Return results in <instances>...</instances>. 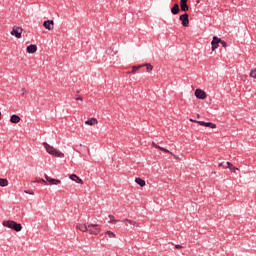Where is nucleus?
<instances>
[{
  "instance_id": "obj_31",
  "label": "nucleus",
  "mask_w": 256,
  "mask_h": 256,
  "mask_svg": "<svg viewBox=\"0 0 256 256\" xmlns=\"http://www.w3.org/2000/svg\"><path fill=\"white\" fill-rule=\"evenodd\" d=\"M24 193H27L28 195H35V192L29 190H25Z\"/></svg>"
},
{
  "instance_id": "obj_16",
  "label": "nucleus",
  "mask_w": 256,
  "mask_h": 256,
  "mask_svg": "<svg viewBox=\"0 0 256 256\" xmlns=\"http://www.w3.org/2000/svg\"><path fill=\"white\" fill-rule=\"evenodd\" d=\"M27 53L33 54L37 53V45L31 44L26 48Z\"/></svg>"
},
{
  "instance_id": "obj_4",
  "label": "nucleus",
  "mask_w": 256,
  "mask_h": 256,
  "mask_svg": "<svg viewBox=\"0 0 256 256\" xmlns=\"http://www.w3.org/2000/svg\"><path fill=\"white\" fill-rule=\"evenodd\" d=\"M10 34L16 37V39H21V35L23 34V28L19 26H14Z\"/></svg>"
},
{
  "instance_id": "obj_3",
  "label": "nucleus",
  "mask_w": 256,
  "mask_h": 256,
  "mask_svg": "<svg viewBox=\"0 0 256 256\" xmlns=\"http://www.w3.org/2000/svg\"><path fill=\"white\" fill-rule=\"evenodd\" d=\"M88 233L90 235H99V233H101V228H99V224H88Z\"/></svg>"
},
{
  "instance_id": "obj_10",
  "label": "nucleus",
  "mask_w": 256,
  "mask_h": 256,
  "mask_svg": "<svg viewBox=\"0 0 256 256\" xmlns=\"http://www.w3.org/2000/svg\"><path fill=\"white\" fill-rule=\"evenodd\" d=\"M152 147H154L155 149H160V151H163L164 153H169L170 155H172L174 157V159H177V156H175L173 154V152L167 150L166 148H163V147L157 145L155 142H152Z\"/></svg>"
},
{
  "instance_id": "obj_17",
  "label": "nucleus",
  "mask_w": 256,
  "mask_h": 256,
  "mask_svg": "<svg viewBox=\"0 0 256 256\" xmlns=\"http://www.w3.org/2000/svg\"><path fill=\"white\" fill-rule=\"evenodd\" d=\"M21 122V117H19L18 115L16 114H13L11 117H10V123H20Z\"/></svg>"
},
{
  "instance_id": "obj_7",
  "label": "nucleus",
  "mask_w": 256,
  "mask_h": 256,
  "mask_svg": "<svg viewBox=\"0 0 256 256\" xmlns=\"http://www.w3.org/2000/svg\"><path fill=\"white\" fill-rule=\"evenodd\" d=\"M179 19L182 21L183 27H189V14H182Z\"/></svg>"
},
{
  "instance_id": "obj_23",
  "label": "nucleus",
  "mask_w": 256,
  "mask_h": 256,
  "mask_svg": "<svg viewBox=\"0 0 256 256\" xmlns=\"http://www.w3.org/2000/svg\"><path fill=\"white\" fill-rule=\"evenodd\" d=\"M229 170H230L232 173H236L237 171H239V168L235 167L233 164L230 163V165H229Z\"/></svg>"
},
{
  "instance_id": "obj_34",
  "label": "nucleus",
  "mask_w": 256,
  "mask_h": 256,
  "mask_svg": "<svg viewBox=\"0 0 256 256\" xmlns=\"http://www.w3.org/2000/svg\"><path fill=\"white\" fill-rule=\"evenodd\" d=\"M76 101H83V98L82 97H78V98H76Z\"/></svg>"
},
{
  "instance_id": "obj_19",
  "label": "nucleus",
  "mask_w": 256,
  "mask_h": 256,
  "mask_svg": "<svg viewBox=\"0 0 256 256\" xmlns=\"http://www.w3.org/2000/svg\"><path fill=\"white\" fill-rule=\"evenodd\" d=\"M171 13L173 15H177L179 13V4H175L172 8H171Z\"/></svg>"
},
{
  "instance_id": "obj_15",
  "label": "nucleus",
  "mask_w": 256,
  "mask_h": 256,
  "mask_svg": "<svg viewBox=\"0 0 256 256\" xmlns=\"http://www.w3.org/2000/svg\"><path fill=\"white\" fill-rule=\"evenodd\" d=\"M123 223H125L126 227H129V225H133V227H140L139 223L129 219H124Z\"/></svg>"
},
{
  "instance_id": "obj_32",
  "label": "nucleus",
  "mask_w": 256,
  "mask_h": 256,
  "mask_svg": "<svg viewBox=\"0 0 256 256\" xmlns=\"http://www.w3.org/2000/svg\"><path fill=\"white\" fill-rule=\"evenodd\" d=\"M175 249H183V246L177 244V245H175Z\"/></svg>"
},
{
  "instance_id": "obj_18",
  "label": "nucleus",
  "mask_w": 256,
  "mask_h": 256,
  "mask_svg": "<svg viewBox=\"0 0 256 256\" xmlns=\"http://www.w3.org/2000/svg\"><path fill=\"white\" fill-rule=\"evenodd\" d=\"M97 123H99L97 118H90L85 121V125H90V126L97 125Z\"/></svg>"
},
{
  "instance_id": "obj_22",
  "label": "nucleus",
  "mask_w": 256,
  "mask_h": 256,
  "mask_svg": "<svg viewBox=\"0 0 256 256\" xmlns=\"http://www.w3.org/2000/svg\"><path fill=\"white\" fill-rule=\"evenodd\" d=\"M229 165H231V162H221L219 167H222L223 169H229Z\"/></svg>"
},
{
  "instance_id": "obj_12",
  "label": "nucleus",
  "mask_w": 256,
  "mask_h": 256,
  "mask_svg": "<svg viewBox=\"0 0 256 256\" xmlns=\"http://www.w3.org/2000/svg\"><path fill=\"white\" fill-rule=\"evenodd\" d=\"M198 125H201L202 127H210V129H216L217 128V125L214 124V123H211V122L201 121V122H198Z\"/></svg>"
},
{
  "instance_id": "obj_29",
  "label": "nucleus",
  "mask_w": 256,
  "mask_h": 256,
  "mask_svg": "<svg viewBox=\"0 0 256 256\" xmlns=\"http://www.w3.org/2000/svg\"><path fill=\"white\" fill-rule=\"evenodd\" d=\"M110 223H117L119 220L115 219V216L109 215Z\"/></svg>"
},
{
  "instance_id": "obj_26",
  "label": "nucleus",
  "mask_w": 256,
  "mask_h": 256,
  "mask_svg": "<svg viewBox=\"0 0 256 256\" xmlns=\"http://www.w3.org/2000/svg\"><path fill=\"white\" fill-rule=\"evenodd\" d=\"M143 68V65L133 66L132 67V73H135L136 71H139V69Z\"/></svg>"
},
{
  "instance_id": "obj_1",
  "label": "nucleus",
  "mask_w": 256,
  "mask_h": 256,
  "mask_svg": "<svg viewBox=\"0 0 256 256\" xmlns=\"http://www.w3.org/2000/svg\"><path fill=\"white\" fill-rule=\"evenodd\" d=\"M43 147L49 155H52V157H60L61 159L65 157V154L63 152H60L59 149L51 146L47 142L43 143Z\"/></svg>"
},
{
  "instance_id": "obj_35",
  "label": "nucleus",
  "mask_w": 256,
  "mask_h": 256,
  "mask_svg": "<svg viewBox=\"0 0 256 256\" xmlns=\"http://www.w3.org/2000/svg\"><path fill=\"white\" fill-rule=\"evenodd\" d=\"M0 119H1V112H0Z\"/></svg>"
},
{
  "instance_id": "obj_33",
  "label": "nucleus",
  "mask_w": 256,
  "mask_h": 256,
  "mask_svg": "<svg viewBox=\"0 0 256 256\" xmlns=\"http://www.w3.org/2000/svg\"><path fill=\"white\" fill-rule=\"evenodd\" d=\"M191 123H201V121L190 119Z\"/></svg>"
},
{
  "instance_id": "obj_28",
  "label": "nucleus",
  "mask_w": 256,
  "mask_h": 256,
  "mask_svg": "<svg viewBox=\"0 0 256 256\" xmlns=\"http://www.w3.org/2000/svg\"><path fill=\"white\" fill-rule=\"evenodd\" d=\"M34 183H43V185H47V181H45V180H43V179H41V178L36 179V180L34 181Z\"/></svg>"
},
{
  "instance_id": "obj_5",
  "label": "nucleus",
  "mask_w": 256,
  "mask_h": 256,
  "mask_svg": "<svg viewBox=\"0 0 256 256\" xmlns=\"http://www.w3.org/2000/svg\"><path fill=\"white\" fill-rule=\"evenodd\" d=\"M43 27H45L48 31H53V28L55 27V21L46 20L43 22Z\"/></svg>"
},
{
  "instance_id": "obj_9",
  "label": "nucleus",
  "mask_w": 256,
  "mask_h": 256,
  "mask_svg": "<svg viewBox=\"0 0 256 256\" xmlns=\"http://www.w3.org/2000/svg\"><path fill=\"white\" fill-rule=\"evenodd\" d=\"M195 97H197V99H207V93L201 89H196Z\"/></svg>"
},
{
  "instance_id": "obj_25",
  "label": "nucleus",
  "mask_w": 256,
  "mask_h": 256,
  "mask_svg": "<svg viewBox=\"0 0 256 256\" xmlns=\"http://www.w3.org/2000/svg\"><path fill=\"white\" fill-rule=\"evenodd\" d=\"M105 235H108V237H110V239L117 237V235H115V233H113V232H111V231H106V232H105Z\"/></svg>"
},
{
  "instance_id": "obj_30",
  "label": "nucleus",
  "mask_w": 256,
  "mask_h": 256,
  "mask_svg": "<svg viewBox=\"0 0 256 256\" xmlns=\"http://www.w3.org/2000/svg\"><path fill=\"white\" fill-rule=\"evenodd\" d=\"M220 44L222 45V47L227 48V42L220 40Z\"/></svg>"
},
{
  "instance_id": "obj_24",
  "label": "nucleus",
  "mask_w": 256,
  "mask_h": 256,
  "mask_svg": "<svg viewBox=\"0 0 256 256\" xmlns=\"http://www.w3.org/2000/svg\"><path fill=\"white\" fill-rule=\"evenodd\" d=\"M143 67H146V70L149 71H153V65H151L150 63L147 64H143Z\"/></svg>"
},
{
  "instance_id": "obj_27",
  "label": "nucleus",
  "mask_w": 256,
  "mask_h": 256,
  "mask_svg": "<svg viewBox=\"0 0 256 256\" xmlns=\"http://www.w3.org/2000/svg\"><path fill=\"white\" fill-rule=\"evenodd\" d=\"M250 77H252V79H256V69H252L250 71Z\"/></svg>"
},
{
  "instance_id": "obj_6",
  "label": "nucleus",
  "mask_w": 256,
  "mask_h": 256,
  "mask_svg": "<svg viewBox=\"0 0 256 256\" xmlns=\"http://www.w3.org/2000/svg\"><path fill=\"white\" fill-rule=\"evenodd\" d=\"M44 177L50 185H61V180L59 179L51 178L47 174H45Z\"/></svg>"
},
{
  "instance_id": "obj_8",
  "label": "nucleus",
  "mask_w": 256,
  "mask_h": 256,
  "mask_svg": "<svg viewBox=\"0 0 256 256\" xmlns=\"http://www.w3.org/2000/svg\"><path fill=\"white\" fill-rule=\"evenodd\" d=\"M76 229H78V231H81L82 233H89V225L87 224L78 223L76 224Z\"/></svg>"
},
{
  "instance_id": "obj_2",
  "label": "nucleus",
  "mask_w": 256,
  "mask_h": 256,
  "mask_svg": "<svg viewBox=\"0 0 256 256\" xmlns=\"http://www.w3.org/2000/svg\"><path fill=\"white\" fill-rule=\"evenodd\" d=\"M2 225L4 227H8V229H13V231H21V229H23V226H21V224L15 222V221H12V220H6V221H3Z\"/></svg>"
},
{
  "instance_id": "obj_14",
  "label": "nucleus",
  "mask_w": 256,
  "mask_h": 256,
  "mask_svg": "<svg viewBox=\"0 0 256 256\" xmlns=\"http://www.w3.org/2000/svg\"><path fill=\"white\" fill-rule=\"evenodd\" d=\"M180 9L181 11H189V5H187V0H180Z\"/></svg>"
},
{
  "instance_id": "obj_21",
  "label": "nucleus",
  "mask_w": 256,
  "mask_h": 256,
  "mask_svg": "<svg viewBox=\"0 0 256 256\" xmlns=\"http://www.w3.org/2000/svg\"><path fill=\"white\" fill-rule=\"evenodd\" d=\"M135 183H137L138 185H140V187H145V180L141 179V178H136L135 179Z\"/></svg>"
},
{
  "instance_id": "obj_20",
  "label": "nucleus",
  "mask_w": 256,
  "mask_h": 256,
  "mask_svg": "<svg viewBox=\"0 0 256 256\" xmlns=\"http://www.w3.org/2000/svg\"><path fill=\"white\" fill-rule=\"evenodd\" d=\"M9 185V181L5 178H0V187H7Z\"/></svg>"
},
{
  "instance_id": "obj_11",
  "label": "nucleus",
  "mask_w": 256,
  "mask_h": 256,
  "mask_svg": "<svg viewBox=\"0 0 256 256\" xmlns=\"http://www.w3.org/2000/svg\"><path fill=\"white\" fill-rule=\"evenodd\" d=\"M219 43H221V38H217V36H214L211 42L212 51H215V49L219 47Z\"/></svg>"
},
{
  "instance_id": "obj_13",
  "label": "nucleus",
  "mask_w": 256,
  "mask_h": 256,
  "mask_svg": "<svg viewBox=\"0 0 256 256\" xmlns=\"http://www.w3.org/2000/svg\"><path fill=\"white\" fill-rule=\"evenodd\" d=\"M69 179H71V181H75V183H78L79 185H83V180L79 178V176H77L76 174L70 175Z\"/></svg>"
}]
</instances>
